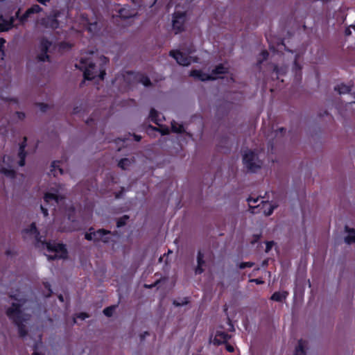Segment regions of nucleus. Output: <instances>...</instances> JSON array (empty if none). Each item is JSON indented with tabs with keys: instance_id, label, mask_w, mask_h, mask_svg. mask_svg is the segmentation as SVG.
<instances>
[{
	"instance_id": "5",
	"label": "nucleus",
	"mask_w": 355,
	"mask_h": 355,
	"mask_svg": "<svg viewBox=\"0 0 355 355\" xmlns=\"http://www.w3.org/2000/svg\"><path fill=\"white\" fill-rule=\"evenodd\" d=\"M80 64H84L83 76L85 79L92 80L97 76L98 71L94 63L88 62L87 60L81 59Z\"/></svg>"
},
{
	"instance_id": "40",
	"label": "nucleus",
	"mask_w": 355,
	"mask_h": 355,
	"mask_svg": "<svg viewBox=\"0 0 355 355\" xmlns=\"http://www.w3.org/2000/svg\"><path fill=\"white\" fill-rule=\"evenodd\" d=\"M171 129L173 132L176 133H182L184 131L182 125H180L178 128L175 125H172Z\"/></svg>"
},
{
	"instance_id": "60",
	"label": "nucleus",
	"mask_w": 355,
	"mask_h": 355,
	"mask_svg": "<svg viewBox=\"0 0 355 355\" xmlns=\"http://www.w3.org/2000/svg\"><path fill=\"white\" fill-rule=\"evenodd\" d=\"M228 320H229V324H230V331H234V325L232 324L231 320H230V319H228Z\"/></svg>"
},
{
	"instance_id": "45",
	"label": "nucleus",
	"mask_w": 355,
	"mask_h": 355,
	"mask_svg": "<svg viewBox=\"0 0 355 355\" xmlns=\"http://www.w3.org/2000/svg\"><path fill=\"white\" fill-rule=\"evenodd\" d=\"M274 244H275V242L272 241H267L266 243V250H265L266 252H268L271 250V248H272Z\"/></svg>"
},
{
	"instance_id": "16",
	"label": "nucleus",
	"mask_w": 355,
	"mask_h": 355,
	"mask_svg": "<svg viewBox=\"0 0 355 355\" xmlns=\"http://www.w3.org/2000/svg\"><path fill=\"white\" fill-rule=\"evenodd\" d=\"M21 234L23 235V238L25 239H26V234H30V235H34L35 234H37V236L39 235V231L36 227V224L35 223H32L30 226L27 228H25L22 231H21Z\"/></svg>"
},
{
	"instance_id": "46",
	"label": "nucleus",
	"mask_w": 355,
	"mask_h": 355,
	"mask_svg": "<svg viewBox=\"0 0 355 355\" xmlns=\"http://www.w3.org/2000/svg\"><path fill=\"white\" fill-rule=\"evenodd\" d=\"M15 114L17 116L18 119L19 120H24L26 117V114L24 112H18L17 111L15 112Z\"/></svg>"
},
{
	"instance_id": "30",
	"label": "nucleus",
	"mask_w": 355,
	"mask_h": 355,
	"mask_svg": "<svg viewBox=\"0 0 355 355\" xmlns=\"http://www.w3.org/2000/svg\"><path fill=\"white\" fill-rule=\"evenodd\" d=\"M148 128L150 129H152L153 130H155V131H158L161 133L162 135H168L169 133V130H168V128H156V127H154L151 125H149L148 126Z\"/></svg>"
},
{
	"instance_id": "2",
	"label": "nucleus",
	"mask_w": 355,
	"mask_h": 355,
	"mask_svg": "<svg viewBox=\"0 0 355 355\" xmlns=\"http://www.w3.org/2000/svg\"><path fill=\"white\" fill-rule=\"evenodd\" d=\"M33 236L36 248L40 250L46 249L49 252H55L54 255H46L49 260L64 259L67 257L68 252L64 244L46 242L44 239H42L40 232L38 236L37 234Z\"/></svg>"
},
{
	"instance_id": "28",
	"label": "nucleus",
	"mask_w": 355,
	"mask_h": 355,
	"mask_svg": "<svg viewBox=\"0 0 355 355\" xmlns=\"http://www.w3.org/2000/svg\"><path fill=\"white\" fill-rule=\"evenodd\" d=\"M149 117L150 118V119L153 122H154L155 124L159 125V119H158V112L156 110H155L154 108H152L150 110Z\"/></svg>"
},
{
	"instance_id": "17",
	"label": "nucleus",
	"mask_w": 355,
	"mask_h": 355,
	"mask_svg": "<svg viewBox=\"0 0 355 355\" xmlns=\"http://www.w3.org/2000/svg\"><path fill=\"white\" fill-rule=\"evenodd\" d=\"M288 295V292H275L270 297V300L275 302H282L284 300Z\"/></svg>"
},
{
	"instance_id": "62",
	"label": "nucleus",
	"mask_w": 355,
	"mask_h": 355,
	"mask_svg": "<svg viewBox=\"0 0 355 355\" xmlns=\"http://www.w3.org/2000/svg\"><path fill=\"white\" fill-rule=\"evenodd\" d=\"M105 75V71H101L100 72V74H99V76H100L101 79H103Z\"/></svg>"
},
{
	"instance_id": "61",
	"label": "nucleus",
	"mask_w": 355,
	"mask_h": 355,
	"mask_svg": "<svg viewBox=\"0 0 355 355\" xmlns=\"http://www.w3.org/2000/svg\"><path fill=\"white\" fill-rule=\"evenodd\" d=\"M59 230H60V232H71V229H66V228H64V227H63V228L60 227V228H59Z\"/></svg>"
},
{
	"instance_id": "50",
	"label": "nucleus",
	"mask_w": 355,
	"mask_h": 355,
	"mask_svg": "<svg viewBox=\"0 0 355 355\" xmlns=\"http://www.w3.org/2000/svg\"><path fill=\"white\" fill-rule=\"evenodd\" d=\"M250 282H254L257 284H263L264 282L261 279H251L249 281Z\"/></svg>"
},
{
	"instance_id": "57",
	"label": "nucleus",
	"mask_w": 355,
	"mask_h": 355,
	"mask_svg": "<svg viewBox=\"0 0 355 355\" xmlns=\"http://www.w3.org/2000/svg\"><path fill=\"white\" fill-rule=\"evenodd\" d=\"M6 43V40L3 37H0V46H3V44Z\"/></svg>"
},
{
	"instance_id": "21",
	"label": "nucleus",
	"mask_w": 355,
	"mask_h": 355,
	"mask_svg": "<svg viewBox=\"0 0 355 355\" xmlns=\"http://www.w3.org/2000/svg\"><path fill=\"white\" fill-rule=\"evenodd\" d=\"M272 66H273V71L277 75L276 78H275L276 79L279 78V77H278L279 75H285L287 72V67L285 66L279 67L277 66V64H272Z\"/></svg>"
},
{
	"instance_id": "31",
	"label": "nucleus",
	"mask_w": 355,
	"mask_h": 355,
	"mask_svg": "<svg viewBox=\"0 0 355 355\" xmlns=\"http://www.w3.org/2000/svg\"><path fill=\"white\" fill-rule=\"evenodd\" d=\"M37 60L39 62H45V61H49L50 58H49V55L47 54V53H44L43 52H40L37 56Z\"/></svg>"
},
{
	"instance_id": "23",
	"label": "nucleus",
	"mask_w": 355,
	"mask_h": 355,
	"mask_svg": "<svg viewBox=\"0 0 355 355\" xmlns=\"http://www.w3.org/2000/svg\"><path fill=\"white\" fill-rule=\"evenodd\" d=\"M0 173L3 174L6 177L10 178H15L16 176V172L13 169L6 168L5 167H2L0 168Z\"/></svg>"
},
{
	"instance_id": "8",
	"label": "nucleus",
	"mask_w": 355,
	"mask_h": 355,
	"mask_svg": "<svg viewBox=\"0 0 355 355\" xmlns=\"http://www.w3.org/2000/svg\"><path fill=\"white\" fill-rule=\"evenodd\" d=\"M42 8H41L39 5L35 4L32 6L31 8H28L26 11L19 18V21L21 24H24L29 17H31L33 14L39 13L42 11Z\"/></svg>"
},
{
	"instance_id": "14",
	"label": "nucleus",
	"mask_w": 355,
	"mask_h": 355,
	"mask_svg": "<svg viewBox=\"0 0 355 355\" xmlns=\"http://www.w3.org/2000/svg\"><path fill=\"white\" fill-rule=\"evenodd\" d=\"M345 231L348 234L344 239L345 242L348 245L355 243V229L345 225Z\"/></svg>"
},
{
	"instance_id": "22",
	"label": "nucleus",
	"mask_w": 355,
	"mask_h": 355,
	"mask_svg": "<svg viewBox=\"0 0 355 355\" xmlns=\"http://www.w3.org/2000/svg\"><path fill=\"white\" fill-rule=\"evenodd\" d=\"M228 72L227 69L223 64H220L211 71V76L214 75L225 74Z\"/></svg>"
},
{
	"instance_id": "59",
	"label": "nucleus",
	"mask_w": 355,
	"mask_h": 355,
	"mask_svg": "<svg viewBox=\"0 0 355 355\" xmlns=\"http://www.w3.org/2000/svg\"><path fill=\"white\" fill-rule=\"evenodd\" d=\"M39 3L43 5H46L47 2H49L50 0H37Z\"/></svg>"
},
{
	"instance_id": "54",
	"label": "nucleus",
	"mask_w": 355,
	"mask_h": 355,
	"mask_svg": "<svg viewBox=\"0 0 355 355\" xmlns=\"http://www.w3.org/2000/svg\"><path fill=\"white\" fill-rule=\"evenodd\" d=\"M3 100H4L6 101H12V102H14L15 103H18V100L16 98H3Z\"/></svg>"
},
{
	"instance_id": "9",
	"label": "nucleus",
	"mask_w": 355,
	"mask_h": 355,
	"mask_svg": "<svg viewBox=\"0 0 355 355\" xmlns=\"http://www.w3.org/2000/svg\"><path fill=\"white\" fill-rule=\"evenodd\" d=\"M232 338L231 335L222 331H216L215 338L214 339V344L216 345H220L227 343L228 340Z\"/></svg>"
},
{
	"instance_id": "38",
	"label": "nucleus",
	"mask_w": 355,
	"mask_h": 355,
	"mask_svg": "<svg viewBox=\"0 0 355 355\" xmlns=\"http://www.w3.org/2000/svg\"><path fill=\"white\" fill-rule=\"evenodd\" d=\"M140 83H141L146 87H149L152 85V83L150 78L147 76H143L140 80Z\"/></svg>"
},
{
	"instance_id": "56",
	"label": "nucleus",
	"mask_w": 355,
	"mask_h": 355,
	"mask_svg": "<svg viewBox=\"0 0 355 355\" xmlns=\"http://www.w3.org/2000/svg\"><path fill=\"white\" fill-rule=\"evenodd\" d=\"M133 137H134V139H135V140L136 141H139L141 139V137L140 135H137L134 134Z\"/></svg>"
},
{
	"instance_id": "34",
	"label": "nucleus",
	"mask_w": 355,
	"mask_h": 355,
	"mask_svg": "<svg viewBox=\"0 0 355 355\" xmlns=\"http://www.w3.org/2000/svg\"><path fill=\"white\" fill-rule=\"evenodd\" d=\"M189 302L188 297H184L182 302H178L177 300H173V304L175 306H181L187 304Z\"/></svg>"
},
{
	"instance_id": "18",
	"label": "nucleus",
	"mask_w": 355,
	"mask_h": 355,
	"mask_svg": "<svg viewBox=\"0 0 355 355\" xmlns=\"http://www.w3.org/2000/svg\"><path fill=\"white\" fill-rule=\"evenodd\" d=\"M52 43L49 41V40L46 37H42L40 40V52H43L44 53H48L50 46Z\"/></svg>"
},
{
	"instance_id": "43",
	"label": "nucleus",
	"mask_w": 355,
	"mask_h": 355,
	"mask_svg": "<svg viewBox=\"0 0 355 355\" xmlns=\"http://www.w3.org/2000/svg\"><path fill=\"white\" fill-rule=\"evenodd\" d=\"M61 12L58 10H53L49 16H51L53 19H58V18L60 16Z\"/></svg>"
},
{
	"instance_id": "13",
	"label": "nucleus",
	"mask_w": 355,
	"mask_h": 355,
	"mask_svg": "<svg viewBox=\"0 0 355 355\" xmlns=\"http://www.w3.org/2000/svg\"><path fill=\"white\" fill-rule=\"evenodd\" d=\"M42 24L46 28L54 30L59 27L60 23L58 19H53L49 15L42 19Z\"/></svg>"
},
{
	"instance_id": "36",
	"label": "nucleus",
	"mask_w": 355,
	"mask_h": 355,
	"mask_svg": "<svg viewBox=\"0 0 355 355\" xmlns=\"http://www.w3.org/2000/svg\"><path fill=\"white\" fill-rule=\"evenodd\" d=\"M35 105L42 112H46L49 109V105L44 103H37Z\"/></svg>"
},
{
	"instance_id": "51",
	"label": "nucleus",
	"mask_w": 355,
	"mask_h": 355,
	"mask_svg": "<svg viewBox=\"0 0 355 355\" xmlns=\"http://www.w3.org/2000/svg\"><path fill=\"white\" fill-rule=\"evenodd\" d=\"M40 209H41V211L42 213L43 214L44 216V217H46L48 216L49 215V212H48V209L46 208H45L44 207H43L42 205L40 206Z\"/></svg>"
},
{
	"instance_id": "37",
	"label": "nucleus",
	"mask_w": 355,
	"mask_h": 355,
	"mask_svg": "<svg viewBox=\"0 0 355 355\" xmlns=\"http://www.w3.org/2000/svg\"><path fill=\"white\" fill-rule=\"evenodd\" d=\"M254 266V262H242L238 265L239 268L240 269H244L245 268H251Z\"/></svg>"
},
{
	"instance_id": "47",
	"label": "nucleus",
	"mask_w": 355,
	"mask_h": 355,
	"mask_svg": "<svg viewBox=\"0 0 355 355\" xmlns=\"http://www.w3.org/2000/svg\"><path fill=\"white\" fill-rule=\"evenodd\" d=\"M150 334L148 331H144V333L141 334L139 335V338H140V341L141 342H144L145 340V338L146 336H149Z\"/></svg>"
},
{
	"instance_id": "15",
	"label": "nucleus",
	"mask_w": 355,
	"mask_h": 355,
	"mask_svg": "<svg viewBox=\"0 0 355 355\" xmlns=\"http://www.w3.org/2000/svg\"><path fill=\"white\" fill-rule=\"evenodd\" d=\"M191 76H192L193 77H196V78H198L199 80H200L202 81L209 80H215L216 79V77H213V76H211V75H209V74L204 73H202L200 70H193V71H191Z\"/></svg>"
},
{
	"instance_id": "53",
	"label": "nucleus",
	"mask_w": 355,
	"mask_h": 355,
	"mask_svg": "<svg viewBox=\"0 0 355 355\" xmlns=\"http://www.w3.org/2000/svg\"><path fill=\"white\" fill-rule=\"evenodd\" d=\"M89 317V315L86 313H79V315H78V318L82 319V320H85V318H88Z\"/></svg>"
},
{
	"instance_id": "58",
	"label": "nucleus",
	"mask_w": 355,
	"mask_h": 355,
	"mask_svg": "<svg viewBox=\"0 0 355 355\" xmlns=\"http://www.w3.org/2000/svg\"><path fill=\"white\" fill-rule=\"evenodd\" d=\"M257 200H258V198L254 199V198H250V197L248 198V201L249 203H250L252 201H253V202L255 203V202H257Z\"/></svg>"
},
{
	"instance_id": "4",
	"label": "nucleus",
	"mask_w": 355,
	"mask_h": 355,
	"mask_svg": "<svg viewBox=\"0 0 355 355\" xmlns=\"http://www.w3.org/2000/svg\"><path fill=\"white\" fill-rule=\"evenodd\" d=\"M187 14L185 12H175L173 17V28L175 33H180L184 30V23Z\"/></svg>"
},
{
	"instance_id": "11",
	"label": "nucleus",
	"mask_w": 355,
	"mask_h": 355,
	"mask_svg": "<svg viewBox=\"0 0 355 355\" xmlns=\"http://www.w3.org/2000/svg\"><path fill=\"white\" fill-rule=\"evenodd\" d=\"M205 254L201 250H198L197 253V266L194 268V272L196 275H200L204 272L205 269L203 266H205V261L204 259Z\"/></svg>"
},
{
	"instance_id": "42",
	"label": "nucleus",
	"mask_w": 355,
	"mask_h": 355,
	"mask_svg": "<svg viewBox=\"0 0 355 355\" xmlns=\"http://www.w3.org/2000/svg\"><path fill=\"white\" fill-rule=\"evenodd\" d=\"M259 56L261 57V60H263V61L266 60L269 56V53L268 52L267 50H263L260 54H259Z\"/></svg>"
},
{
	"instance_id": "12",
	"label": "nucleus",
	"mask_w": 355,
	"mask_h": 355,
	"mask_svg": "<svg viewBox=\"0 0 355 355\" xmlns=\"http://www.w3.org/2000/svg\"><path fill=\"white\" fill-rule=\"evenodd\" d=\"M14 17H10L9 20L6 19L2 15H0V32L8 31L14 27Z\"/></svg>"
},
{
	"instance_id": "26",
	"label": "nucleus",
	"mask_w": 355,
	"mask_h": 355,
	"mask_svg": "<svg viewBox=\"0 0 355 355\" xmlns=\"http://www.w3.org/2000/svg\"><path fill=\"white\" fill-rule=\"evenodd\" d=\"M18 156L19 157V161L18 163L19 165L20 166H24L25 165L26 157V152L25 149L22 150L21 148H19Z\"/></svg>"
},
{
	"instance_id": "7",
	"label": "nucleus",
	"mask_w": 355,
	"mask_h": 355,
	"mask_svg": "<svg viewBox=\"0 0 355 355\" xmlns=\"http://www.w3.org/2000/svg\"><path fill=\"white\" fill-rule=\"evenodd\" d=\"M169 55L173 57L180 65L189 66L191 64V57L180 51H171Z\"/></svg>"
},
{
	"instance_id": "24",
	"label": "nucleus",
	"mask_w": 355,
	"mask_h": 355,
	"mask_svg": "<svg viewBox=\"0 0 355 355\" xmlns=\"http://www.w3.org/2000/svg\"><path fill=\"white\" fill-rule=\"evenodd\" d=\"M44 200L46 203H49L51 200H55L56 203L59 202V196L51 193H46L44 196Z\"/></svg>"
},
{
	"instance_id": "20",
	"label": "nucleus",
	"mask_w": 355,
	"mask_h": 355,
	"mask_svg": "<svg viewBox=\"0 0 355 355\" xmlns=\"http://www.w3.org/2000/svg\"><path fill=\"white\" fill-rule=\"evenodd\" d=\"M334 90L337 91L339 94H348L351 92V87L345 84L336 86Z\"/></svg>"
},
{
	"instance_id": "6",
	"label": "nucleus",
	"mask_w": 355,
	"mask_h": 355,
	"mask_svg": "<svg viewBox=\"0 0 355 355\" xmlns=\"http://www.w3.org/2000/svg\"><path fill=\"white\" fill-rule=\"evenodd\" d=\"M112 232L110 230L105 229H99L98 230H94L93 235L94 236V243H97L100 241H102L104 243H108L111 240L110 236Z\"/></svg>"
},
{
	"instance_id": "29",
	"label": "nucleus",
	"mask_w": 355,
	"mask_h": 355,
	"mask_svg": "<svg viewBox=\"0 0 355 355\" xmlns=\"http://www.w3.org/2000/svg\"><path fill=\"white\" fill-rule=\"evenodd\" d=\"M129 219V216L128 215H124L122 217L119 218L116 221V227H121L124 226L126 224L127 220Z\"/></svg>"
},
{
	"instance_id": "25",
	"label": "nucleus",
	"mask_w": 355,
	"mask_h": 355,
	"mask_svg": "<svg viewBox=\"0 0 355 355\" xmlns=\"http://www.w3.org/2000/svg\"><path fill=\"white\" fill-rule=\"evenodd\" d=\"M119 14L121 18L123 19H128L134 17L129 10L126 8H121L119 11Z\"/></svg>"
},
{
	"instance_id": "1",
	"label": "nucleus",
	"mask_w": 355,
	"mask_h": 355,
	"mask_svg": "<svg viewBox=\"0 0 355 355\" xmlns=\"http://www.w3.org/2000/svg\"><path fill=\"white\" fill-rule=\"evenodd\" d=\"M8 297L15 302L6 309V314L17 327L19 336L24 338L28 334L24 322L31 318L30 314L24 312L31 308V304L33 303V301L28 298L19 289L9 293Z\"/></svg>"
},
{
	"instance_id": "32",
	"label": "nucleus",
	"mask_w": 355,
	"mask_h": 355,
	"mask_svg": "<svg viewBox=\"0 0 355 355\" xmlns=\"http://www.w3.org/2000/svg\"><path fill=\"white\" fill-rule=\"evenodd\" d=\"M94 234V228L90 227L88 230V232L85 233V239L87 241H93L94 243V236L93 235Z\"/></svg>"
},
{
	"instance_id": "52",
	"label": "nucleus",
	"mask_w": 355,
	"mask_h": 355,
	"mask_svg": "<svg viewBox=\"0 0 355 355\" xmlns=\"http://www.w3.org/2000/svg\"><path fill=\"white\" fill-rule=\"evenodd\" d=\"M225 344L226 345L225 348L228 352H233L234 351V348L232 345L228 344L227 343Z\"/></svg>"
},
{
	"instance_id": "49",
	"label": "nucleus",
	"mask_w": 355,
	"mask_h": 355,
	"mask_svg": "<svg viewBox=\"0 0 355 355\" xmlns=\"http://www.w3.org/2000/svg\"><path fill=\"white\" fill-rule=\"evenodd\" d=\"M26 141H27V138L26 137H24L23 139V141L19 144V148L24 150L27 145Z\"/></svg>"
},
{
	"instance_id": "10",
	"label": "nucleus",
	"mask_w": 355,
	"mask_h": 355,
	"mask_svg": "<svg viewBox=\"0 0 355 355\" xmlns=\"http://www.w3.org/2000/svg\"><path fill=\"white\" fill-rule=\"evenodd\" d=\"M82 21L84 26H87V29L92 33H95L100 30V27L97 21L90 22L85 14L81 15Z\"/></svg>"
},
{
	"instance_id": "33",
	"label": "nucleus",
	"mask_w": 355,
	"mask_h": 355,
	"mask_svg": "<svg viewBox=\"0 0 355 355\" xmlns=\"http://www.w3.org/2000/svg\"><path fill=\"white\" fill-rule=\"evenodd\" d=\"M167 280L166 277H161L159 279L156 280L153 284H144V287L147 288H153L157 286L160 282H165Z\"/></svg>"
},
{
	"instance_id": "19",
	"label": "nucleus",
	"mask_w": 355,
	"mask_h": 355,
	"mask_svg": "<svg viewBox=\"0 0 355 355\" xmlns=\"http://www.w3.org/2000/svg\"><path fill=\"white\" fill-rule=\"evenodd\" d=\"M306 341L302 339H300L298 340V345L295 347V354L294 355H306V352L304 350V345Z\"/></svg>"
},
{
	"instance_id": "63",
	"label": "nucleus",
	"mask_w": 355,
	"mask_h": 355,
	"mask_svg": "<svg viewBox=\"0 0 355 355\" xmlns=\"http://www.w3.org/2000/svg\"><path fill=\"white\" fill-rule=\"evenodd\" d=\"M93 121H94V119H93L92 117H90L89 119H88L86 121V123H87V124H88V125H89V124H91Z\"/></svg>"
},
{
	"instance_id": "48",
	"label": "nucleus",
	"mask_w": 355,
	"mask_h": 355,
	"mask_svg": "<svg viewBox=\"0 0 355 355\" xmlns=\"http://www.w3.org/2000/svg\"><path fill=\"white\" fill-rule=\"evenodd\" d=\"M44 286L45 287V288L48 289V291H49V294L46 295V297H50L52 294V291L51 289V285L49 282H46L44 284Z\"/></svg>"
},
{
	"instance_id": "27",
	"label": "nucleus",
	"mask_w": 355,
	"mask_h": 355,
	"mask_svg": "<svg viewBox=\"0 0 355 355\" xmlns=\"http://www.w3.org/2000/svg\"><path fill=\"white\" fill-rule=\"evenodd\" d=\"M131 164V161L128 158H122L118 163V166L123 170H126Z\"/></svg>"
},
{
	"instance_id": "39",
	"label": "nucleus",
	"mask_w": 355,
	"mask_h": 355,
	"mask_svg": "<svg viewBox=\"0 0 355 355\" xmlns=\"http://www.w3.org/2000/svg\"><path fill=\"white\" fill-rule=\"evenodd\" d=\"M60 162L59 161H53L51 164V167L52 168V169L51 170V171L52 173H53V175L55 176L56 174L55 173V169L58 168V167H60L58 165H57L58 163H59Z\"/></svg>"
},
{
	"instance_id": "64",
	"label": "nucleus",
	"mask_w": 355,
	"mask_h": 355,
	"mask_svg": "<svg viewBox=\"0 0 355 355\" xmlns=\"http://www.w3.org/2000/svg\"><path fill=\"white\" fill-rule=\"evenodd\" d=\"M273 211V207H270L268 211L266 213V216H270Z\"/></svg>"
},
{
	"instance_id": "44",
	"label": "nucleus",
	"mask_w": 355,
	"mask_h": 355,
	"mask_svg": "<svg viewBox=\"0 0 355 355\" xmlns=\"http://www.w3.org/2000/svg\"><path fill=\"white\" fill-rule=\"evenodd\" d=\"M125 190L124 187H121V189L119 192L115 193V198L119 199L123 196Z\"/></svg>"
},
{
	"instance_id": "3",
	"label": "nucleus",
	"mask_w": 355,
	"mask_h": 355,
	"mask_svg": "<svg viewBox=\"0 0 355 355\" xmlns=\"http://www.w3.org/2000/svg\"><path fill=\"white\" fill-rule=\"evenodd\" d=\"M242 161L248 172L252 173H257L263 165V162L259 158L257 153L250 149L244 151Z\"/></svg>"
},
{
	"instance_id": "41",
	"label": "nucleus",
	"mask_w": 355,
	"mask_h": 355,
	"mask_svg": "<svg viewBox=\"0 0 355 355\" xmlns=\"http://www.w3.org/2000/svg\"><path fill=\"white\" fill-rule=\"evenodd\" d=\"M261 237V233L253 234V236H252L253 239L250 242L251 244H252V245L255 244L257 242H258V241L260 239Z\"/></svg>"
},
{
	"instance_id": "55",
	"label": "nucleus",
	"mask_w": 355,
	"mask_h": 355,
	"mask_svg": "<svg viewBox=\"0 0 355 355\" xmlns=\"http://www.w3.org/2000/svg\"><path fill=\"white\" fill-rule=\"evenodd\" d=\"M12 17H14V21L15 20V19H18L19 20V18H20V17H21V16H20V9H19V10L16 12V13H15V16H12Z\"/></svg>"
},
{
	"instance_id": "35",
	"label": "nucleus",
	"mask_w": 355,
	"mask_h": 355,
	"mask_svg": "<svg viewBox=\"0 0 355 355\" xmlns=\"http://www.w3.org/2000/svg\"><path fill=\"white\" fill-rule=\"evenodd\" d=\"M114 306H108L103 309V313L107 317H111L113 314Z\"/></svg>"
}]
</instances>
